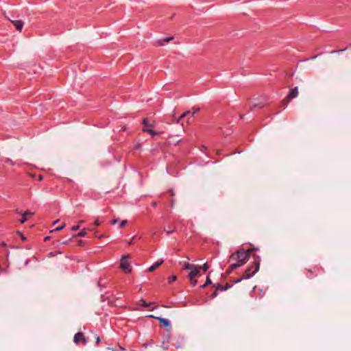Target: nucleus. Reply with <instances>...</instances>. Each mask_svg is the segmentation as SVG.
I'll return each mask as SVG.
<instances>
[{
  "mask_svg": "<svg viewBox=\"0 0 351 351\" xmlns=\"http://www.w3.org/2000/svg\"><path fill=\"white\" fill-rule=\"evenodd\" d=\"M19 214H21V215L27 217V216H32L34 215V213L30 212V211H25L24 213L20 212Z\"/></svg>",
  "mask_w": 351,
  "mask_h": 351,
  "instance_id": "412c9836",
  "label": "nucleus"
},
{
  "mask_svg": "<svg viewBox=\"0 0 351 351\" xmlns=\"http://www.w3.org/2000/svg\"><path fill=\"white\" fill-rule=\"evenodd\" d=\"M212 284V281L208 276L206 277L205 284L200 286L201 288H204L206 285Z\"/></svg>",
  "mask_w": 351,
  "mask_h": 351,
  "instance_id": "a211bd4d",
  "label": "nucleus"
},
{
  "mask_svg": "<svg viewBox=\"0 0 351 351\" xmlns=\"http://www.w3.org/2000/svg\"><path fill=\"white\" fill-rule=\"evenodd\" d=\"M142 124L145 128H151L154 127V124L151 123L147 118H144L142 120Z\"/></svg>",
  "mask_w": 351,
  "mask_h": 351,
  "instance_id": "f8f14e48",
  "label": "nucleus"
},
{
  "mask_svg": "<svg viewBox=\"0 0 351 351\" xmlns=\"http://www.w3.org/2000/svg\"><path fill=\"white\" fill-rule=\"evenodd\" d=\"M17 234L20 235V237L23 241L26 240V238L24 237V235L21 232L17 231Z\"/></svg>",
  "mask_w": 351,
  "mask_h": 351,
  "instance_id": "473e14b6",
  "label": "nucleus"
},
{
  "mask_svg": "<svg viewBox=\"0 0 351 351\" xmlns=\"http://www.w3.org/2000/svg\"><path fill=\"white\" fill-rule=\"evenodd\" d=\"M78 229H79V226H73V227L71 228V230H72V231H75V230H78Z\"/></svg>",
  "mask_w": 351,
  "mask_h": 351,
  "instance_id": "4c0bfd02",
  "label": "nucleus"
},
{
  "mask_svg": "<svg viewBox=\"0 0 351 351\" xmlns=\"http://www.w3.org/2000/svg\"><path fill=\"white\" fill-rule=\"evenodd\" d=\"M163 263V261H157L155 263H154L152 266H150L148 269L149 271H152L155 270L157 267H158L162 263Z\"/></svg>",
  "mask_w": 351,
  "mask_h": 351,
  "instance_id": "4468645a",
  "label": "nucleus"
},
{
  "mask_svg": "<svg viewBox=\"0 0 351 351\" xmlns=\"http://www.w3.org/2000/svg\"><path fill=\"white\" fill-rule=\"evenodd\" d=\"M140 302H141V303H142V304H141V305H142L143 306H144V307H149V306H150L152 304V303H151V302L147 303V302L145 300H143V299H141V300H140Z\"/></svg>",
  "mask_w": 351,
  "mask_h": 351,
  "instance_id": "f3484780",
  "label": "nucleus"
},
{
  "mask_svg": "<svg viewBox=\"0 0 351 351\" xmlns=\"http://www.w3.org/2000/svg\"><path fill=\"white\" fill-rule=\"evenodd\" d=\"M252 257L254 259V262H253L254 266L248 267L246 269V270L245 271V273L243 274V278L250 279L259 270L260 263H261L260 256L257 254H253Z\"/></svg>",
  "mask_w": 351,
  "mask_h": 351,
  "instance_id": "f03ea898",
  "label": "nucleus"
},
{
  "mask_svg": "<svg viewBox=\"0 0 351 351\" xmlns=\"http://www.w3.org/2000/svg\"><path fill=\"white\" fill-rule=\"evenodd\" d=\"M200 268H201V267L195 266L192 269H191V271L189 274V278L190 280H192L195 276H196L197 275V274L199 271Z\"/></svg>",
  "mask_w": 351,
  "mask_h": 351,
  "instance_id": "6e6552de",
  "label": "nucleus"
},
{
  "mask_svg": "<svg viewBox=\"0 0 351 351\" xmlns=\"http://www.w3.org/2000/svg\"><path fill=\"white\" fill-rule=\"evenodd\" d=\"M128 223V221L126 220H123L122 221L120 224H119V228H122L125 226V225Z\"/></svg>",
  "mask_w": 351,
  "mask_h": 351,
  "instance_id": "2f4dec72",
  "label": "nucleus"
},
{
  "mask_svg": "<svg viewBox=\"0 0 351 351\" xmlns=\"http://www.w3.org/2000/svg\"><path fill=\"white\" fill-rule=\"evenodd\" d=\"M237 267H238L236 264H234V263L231 264L226 271L227 275H230L232 272V271L234 270L235 269H237Z\"/></svg>",
  "mask_w": 351,
  "mask_h": 351,
  "instance_id": "dca6fc26",
  "label": "nucleus"
},
{
  "mask_svg": "<svg viewBox=\"0 0 351 351\" xmlns=\"http://www.w3.org/2000/svg\"><path fill=\"white\" fill-rule=\"evenodd\" d=\"M232 286H233V285H230V284H226L225 286L220 285H219V284H216V285H213V287H214L217 290H219V291H227L228 289H229L230 288H231Z\"/></svg>",
  "mask_w": 351,
  "mask_h": 351,
  "instance_id": "423d86ee",
  "label": "nucleus"
},
{
  "mask_svg": "<svg viewBox=\"0 0 351 351\" xmlns=\"http://www.w3.org/2000/svg\"><path fill=\"white\" fill-rule=\"evenodd\" d=\"M156 307H154L153 308L151 309V311H154Z\"/></svg>",
  "mask_w": 351,
  "mask_h": 351,
  "instance_id": "09e8293b",
  "label": "nucleus"
},
{
  "mask_svg": "<svg viewBox=\"0 0 351 351\" xmlns=\"http://www.w3.org/2000/svg\"><path fill=\"white\" fill-rule=\"evenodd\" d=\"M350 47H351V45H350Z\"/></svg>",
  "mask_w": 351,
  "mask_h": 351,
  "instance_id": "3c124183",
  "label": "nucleus"
},
{
  "mask_svg": "<svg viewBox=\"0 0 351 351\" xmlns=\"http://www.w3.org/2000/svg\"><path fill=\"white\" fill-rule=\"evenodd\" d=\"M148 317H152V318H154L155 319V316L152 315H148Z\"/></svg>",
  "mask_w": 351,
  "mask_h": 351,
  "instance_id": "37998d69",
  "label": "nucleus"
},
{
  "mask_svg": "<svg viewBox=\"0 0 351 351\" xmlns=\"http://www.w3.org/2000/svg\"><path fill=\"white\" fill-rule=\"evenodd\" d=\"M199 108H196L193 112H192V113H191V117H193V116H194V114H195V113H197V112H199Z\"/></svg>",
  "mask_w": 351,
  "mask_h": 351,
  "instance_id": "72a5a7b5",
  "label": "nucleus"
},
{
  "mask_svg": "<svg viewBox=\"0 0 351 351\" xmlns=\"http://www.w3.org/2000/svg\"><path fill=\"white\" fill-rule=\"evenodd\" d=\"M177 278L176 276H173L169 278V283H171L172 282L176 280Z\"/></svg>",
  "mask_w": 351,
  "mask_h": 351,
  "instance_id": "c756f323",
  "label": "nucleus"
},
{
  "mask_svg": "<svg viewBox=\"0 0 351 351\" xmlns=\"http://www.w3.org/2000/svg\"><path fill=\"white\" fill-rule=\"evenodd\" d=\"M122 130H123V131H125V130H126V128H125V126H124V127H123V128H122Z\"/></svg>",
  "mask_w": 351,
  "mask_h": 351,
  "instance_id": "c03bdc74",
  "label": "nucleus"
},
{
  "mask_svg": "<svg viewBox=\"0 0 351 351\" xmlns=\"http://www.w3.org/2000/svg\"><path fill=\"white\" fill-rule=\"evenodd\" d=\"M202 269L204 271H206L208 269H209V266L207 263H204L202 267Z\"/></svg>",
  "mask_w": 351,
  "mask_h": 351,
  "instance_id": "c85d7f7f",
  "label": "nucleus"
},
{
  "mask_svg": "<svg viewBox=\"0 0 351 351\" xmlns=\"http://www.w3.org/2000/svg\"><path fill=\"white\" fill-rule=\"evenodd\" d=\"M96 342L97 343L100 342V337L98 335H97L96 337Z\"/></svg>",
  "mask_w": 351,
  "mask_h": 351,
  "instance_id": "ea45409f",
  "label": "nucleus"
},
{
  "mask_svg": "<svg viewBox=\"0 0 351 351\" xmlns=\"http://www.w3.org/2000/svg\"><path fill=\"white\" fill-rule=\"evenodd\" d=\"M73 341L77 344L79 343L80 341H82L84 345H85L87 343V340L85 338L84 334L80 332H77L75 335Z\"/></svg>",
  "mask_w": 351,
  "mask_h": 351,
  "instance_id": "39448f33",
  "label": "nucleus"
},
{
  "mask_svg": "<svg viewBox=\"0 0 351 351\" xmlns=\"http://www.w3.org/2000/svg\"><path fill=\"white\" fill-rule=\"evenodd\" d=\"M151 205H152L153 207H155V206H156L157 203H156V202H152L151 203Z\"/></svg>",
  "mask_w": 351,
  "mask_h": 351,
  "instance_id": "a19ab883",
  "label": "nucleus"
},
{
  "mask_svg": "<svg viewBox=\"0 0 351 351\" xmlns=\"http://www.w3.org/2000/svg\"><path fill=\"white\" fill-rule=\"evenodd\" d=\"M155 319H158L162 326L165 327L170 326V321L168 319L163 318L161 317H155Z\"/></svg>",
  "mask_w": 351,
  "mask_h": 351,
  "instance_id": "1a4fd4ad",
  "label": "nucleus"
},
{
  "mask_svg": "<svg viewBox=\"0 0 351 351\" xmlns=\"http://www.w3.org/2000/svg\"><path fill=\"white\" fill-rule=\"evenodd\" d=\"M249 252L241 248L232 253L229 257L228 261H235L234 263L238 267L243 266L250 258Z\"/></svg>",
  "mask_w": 351,
  "mask_h": 351,
  "instance_id": "f257e3e1",
  "label": "nucleus"
},
{
  "mask_svg": "<svg viewBox=\"0 0 351 351\" xmlns=\"http://www.w3.org/2000/svg\"><path fill=\"white\" fill-rule=\"evenodd\" d=\"M11 22L14 25V27H16V29L17 30H19V31L22 30L23 25H24V23L21 20H14V21H11Z\"/></svg>",
  "mask_w": 351,
  "mask_h": 351,
  "instance_id": "0eeeda50",
  "label": "nucleus"
},
{
  "mask_svg": "<svg viewBox=\"0 0 351 351\" xmlns=\"http://www.w3.org/2000/svg\"><path fill=\"white\" fill-rule=\"evenodd\" d=\"M195 266L193 264H191L188 262H184L183 263V265H182V268L184 269H186V270H191L192 269L193 267H195Z\"/></svg>",
  "mask_w": 351,
  "mask_h": 351,
  "instance_id": "2eb2a0df",
  "label": "nucleus"
},
{
  "mask_svg": "<svg viewBox=\"0 0 351 351\" xmlns=\"http://www.w3.org/2000/svg\"><path fill=\"white\" fill-rule=\"evenodd\" d=\"M164 230L167 232V234L168 235H170L171 234H172V233H173V232H176V227H173V228L172 230H165V229Z\"/></svg>",
  "mask_w": 351,
  "mask_h": 351,
  "instance_id": "b1692460",
  "label": "nucleus"
},
{
  "mask_svg": "<svg viewBox=\"0 0 351 351\" xmlns=\"http://www.w3.org/2000/svg\"><path fill=\"white\" fill-rule=\"evenodd\" d=\"M348 49V47H346L344 49H338V50H333V51H330V53H340L343 51H345Z\"/></svg>",
  "mask_w": 351,
  "mask_h": 351,
  "instance_id": "aec40b11",
  "label": "nucleus"
},
{
  "mask_svg": "<svg viewBox=\"0 0 351 351\" xmlns=\"http://www.w3.org/2000/svg\"><path fill=\"white\" fill-rule=\"evenodd\" d=\"M142 130L144 132H147V133L149 134L152 136H155L156 135L158 134V132L153 130L150 128H143Z\"/></svg>",
  "mask_w": 351,
  "mask_h": 351,
  "instance_id": "ddd939ff",
  "label": "nucleus"
},
{
  "mask_svg": "<svg viewBox=\"0 0 351 351\" xmlns=\"http://www.w3.org/2000/svg\"><path fill=\"white\" fill-rule=\"evenodd\" d=\"M130 256L129 255L123 256L121 259L120 267L125 273H130L131 269L130 268Z\"/></svg>",
  "mask_w": 351,
  "mask_h": 351,
  "instance_id": "7ed1b4c3",
  "label": "nucleus"
},
{
  "mask_svg": "<svg viewBox=\"0 0 351 351\" xmlns=\"http://www.w3.org/2000/svg\"><path fill=\"white\" fill-rule=\"evenodd\" d=\"M173 39V37H168V38L158 40L157 44L158 46H163L166 43H168L170 40H171Z\"/></svg>",
  "mask_w": 351,
  "mask_h": 351,
  "instance_id": "9b49d317",
  "label": "nucleus"
},
{
  "mask_svg": "<svg viewBox=\"0 0 351 351\" xmlns=\"http://www.w3.org/2000/svg\"><path fill=\"white\" fill-rule=\"evenodd\" d=\"M112 351H117V350L113 349V348L112 349Z\"/></svg>",
  "mask_w": 351,
  "mask_h": 351,
  "instance_id": "8fccbe9b",
  "label": "nucleus"
},
{
  "mask_svg": "<svg viewBox=\"0 0 351 351\" xmlns=\"http://www.w3.org/2000/svg\"><path fill=\"white\" fill-rule=\"evenodd\" d=\"M62 245H67L69 243V241L66 240L61 243Z\"/></svg>",
  "mask_w": 351,
  "mask_h": 351,
  "instance_id": "58836bf2",
  "label": "nucleus"
},
{
  "mask_svg": "<svg viewBox=\"0 0 351 351\" xmlns=\"http://www.w3.org/2000/svg\"><path fill=\"white\" fill-rule=\"evenodd\" d=\"M118 221H119V219H113V220L111 221V223H112V225H114V224L117 223V222H118Z\"/></svg>",
  "mask_w": 351,
  "mask_h": 351,
  "instance_id": "e433bc0d",
  "label": "nucleus"
},
{
  "mask_svg": "<svg viewBox=\"0 0 351 351\" xmlns=\"http://www.w3.org/2000/svg\"><path fill=\"white\" fill-rule=\"evenodd\" d=\"M104 221L102 220H100L99 218H97L95 221H94V226H100L101 223H103Z\"/></svg>",
  "mask_w": 351,
  "mask_h": 351,
  "instance_id": "6ab92c4d",
  "label": "nucleus"
},
{
  "mask_svg": "<svg viewBox=\"0 0 351 351\" xmlns=\"http://www.w3.org/2000/svg\"><path fill=\"white\" fill-rule=\"evenodd\" d=\"M5 162L10 163L12 166H14L16 165V162H13L10 158H6Z\"/></svg>",
  "mask_w": 351,
  "mask_h": 351,
  "instance_id": "393cba45",
  "label": "nucleus"
},
{
  "mask_svg": "<svg viewBox=\"0 0 351 351\" xmlns=\"http://www.w3.org/2000/svg\"><path fill=\"white\" fill-rule=\"evenodd\" d=\"M257 250H258V247H253V248H250V249H249V250H247L246 251H248V252H249V254H250V255H251V253H252V252H255V251H257Z\"/></svg>",
  "mask_w": 351,
  "mask_h": 351,
  "instance_id": "cd10ccee",
  "label": "nucleus"
},
{
  "mask_svg": "<svg viewBox=\"0 0 351 351\" xmlns=\"http://www.w3.org/2000/svg\"><path fill=\"white\" fill-rule=\"evenodd\" d=\"M191 113H192V112H191L190 110L186 111V112H184V113H182L181 114L180 118H183V117H186L188 115H190L191 117Z\"/></svg>",
  "mask_w": 351,
  "mask_h": 351,
  "instance_id": "5701e85b",
  "label": "nucleus"
},
{
  "mask_svg": "<svg viewBox=\"0 0 351 351\" xmlns=\"http://www.w3.org/2000/svg\"><path fill=\"white\" fill-rule=\"evenodd\" d=\"M86 234L85 229L82 230L76 236L80 237H84Z\"/></svg>",
  "mask_w": 351,
  "mask_h": 351,
  "instance_id": "4be33fe9",
  "label": "nucleus"
},
{
  "mask_svg": "<svg viewBox=\"0 0 351 351\" xmlns=\"http://www.w3.org/2000/svg\"><path fill=\"white\" fill-rule=\"evenodd\" d=\"M169 193H171V195H174V193H173V191H172V190H170V191H169Z\"/></svg>",
  "mask_w": 351,
  "mask_h": 351,
  "instance_id": "79ce46f5",
  "label": "nucleus"
},
{
  "mask_svg": "<svg viewBox=\"0 0 351 351\" xmlns=\"http://www.w3.org/2000/svg\"><path fill=\"white\" fill-rule=\"evenodd\" d=\"M306 277L308 278H313L314 276H317L319 274L324 271L322 268L313 267L312 268L306 269Z\"/></svg>",
  "mask_w": 351,
  "mask_h": 351,
  "instance_id": "20e7f679",
  "label": "nucleus"
},
{
  "mask_svg": "<svg viewBox=\"0 0 351 351\" xmlns=\"http://www.w3.org/2000/svg\"><path fill=\"white\" fill-rule=\"evenodd\" d=\"M298 95V87H295L293 88H291L289 91V93L288 95V98L289 99H293L295 97H296Z\"/></svg>",
  "mask_w": 351,
  "mask_h": 351,
  "instance_id": "9d476101",
  "label": "nucleus"
},
{
  "mask_svg": "<svg viewBox=\"0 0 351 351\" xmlns=\"http://www.w3.org/2000/svg\"><path fill=\"white\" fill-rule=\"evenodd\" d=\"M27 220V217H26V216H24V215H22V217H21V219L19 220V222H20L21 223H24Z\"/></svg>",
  "mask_w": 351,
  "mask_h": 351,
  "instance_id": "bb28decb",
  "label": "nucleus"
},
{
  "mask_svg": "<svg viewBox=\"0 0 351 351\" xmlns=\"http://www.w3.org/2000/svg\"><path fill=\"white\" fill-rule=\"evenodd\" d=\"M49 237H46L45 238V240H48V239H49Z\"/></svg>",
  "mask_w": 351,
  "mask_h": 351,
  "instance_id": "49530a36",
  "label": "nucleus"
},
{
  "mask_svg": "<svg viewBox=\"0 0 351 351\" xmlns=\"http://www.w3.org/2000/svg\"><path fill=\"white\" fill-rule=\"evenodd\" d=\"M173 200L171 201V206H173Z\"/></svg>",
  "mask_w": 351,
  "mask_h": 351,
  "instance_id": "de8ad7c7",
  "label": "nucleus"
},
{
  "mask_svg": "<svg viewBox=\"0 0 351 351\" xmlns=\"http://www.w3.org/2000/svg\"><path fill=\"white\" fill-rule=\"evenodd\" d=\"M217 291H218V290H217V289H215V291H213V292L211 293V295H210V298H216V297H217V294H218V293H217Z\"/></svg>",
  "mask_w": 351,
  "mask_h": 351,
  "instance_id": "7c9ffc66",
  "label": "nucleus"
},
{
  "mask_svg": "<svg viewBox=\"0 0 351 351\" xmlns=\"http://www.w3.org/2000/svg\"><path fill=\"white\" fill-rule=\"evenodd\" d=\"M64 228V224H63V225H62L60 226L57 227L56 228H55L53 230H51V232H55V231L62 230Z\"/></svg>",
  "mask_w": 351,
  "mask_h": 351,
  "instance_id": "a878e982",
  "label": "nucleus"
},
{
  "mask_svg": "<svg viewBox=\"0 0 351 351\" xmlns=\"http://www.w3.org/2000/svg\"><path fill=\"white\" fill-rule=\"evenodd\" d=\"M38 179H39V180H43V176H40Z\"/></svg>",
  "mask_w": 351,
  "mask_h": 351,
  "instance_id": "a18cd8bd",
  "label": "nucleus"
},
{
  "mask_svg": "<svg viewBox=\"0 0 351 351\" xmlns=\"http://www.w3.org/2000/svg\"><path fill=\"white\" fill-rule=\"evenodd\" d=\"M95 237H99V238H101V237H103V235H102V234H99L97 232V231H95Z\"/></svg>",
  "mask_w": 351,
  "mask_h": 351,
  "instance_id": "f704fd0d",
  "label": "nucleus"
},
{
  "mask_svg": "<svg viewBox=\"0 0 351 351\" xmlns=\"http://www.w3.org/2000/svg\"><path fill=\"white\" fill-rule=\"evenodd\" d=\"M244 278H243V277L240 278H238L236 280H234V283H239L240 282H241Z\"/></svg>",
  "mask_w": 351,
  "mask_h": 351,
  "instance_id": "c9c22d12",
  "label": "nucleus"
}]
</instances>
